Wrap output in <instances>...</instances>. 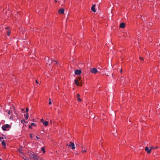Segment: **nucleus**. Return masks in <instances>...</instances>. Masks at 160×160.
Masks as SVG:
<instances>
[{
	"label": "nucleus",
	"instance_id": "24",
	"mask_svg": "<svg viewBox=\"0 0 160 160\" xmlns=\"http://www.w3.org/2000/svg\"><path fill=\"white\" fill-rule=\"evenodd\" d=\"M28 110H29L28 108H27L26 109V111L27 112V113H28Z\"/></svg>",
	"mask_w": 160,
	"mask_h": 160
},
{
	"label": "nucleus",
	"instance_id": "41",
	"mask_svg": "<svg viewBox=\"0 0 160 160\" xmlns=\"http://www.w3.org/2000/svg\"><path fill=\"white\" fill-rule=\"evenodd\" d=\"M55 2H57V1L56 0H55Z\"/></svg>",
	"mask_w": 160,
	"mask_h": 160
},
{
	"label": "nucleus",
	"instance_id": "30",
	"mask_svg": "<svg viewBox=\"0 0 160 160\" xmlns=\"http://www.w3.org/2000/svg\"><path fill=\"white\" fill-rule=\"evenodd\" d=\"M3 139V138L1 137H0V142L1 141V140H2V139Z\"/></svg>",
	"mask_w": 160,
	"mask_h": 160
},
{
	"label": "nucleus",
	"instance_id": "10",
	"mask_svg": "<svg viewBox=\"0 0 160 160\" xmlns=\"http://www.w3.org/2000/svg\"><path fill=\"white\" fill-rule=\"evenodd\" d=\"M43 124L45 125V126H47L48 124V122L47 121H44L43 122Z\"/></svg>",
	"mask_w": 160,
	"mask_h": 160
},
{
	"label": "nucleus",
	"instance_id": "16",
	"mask_svg": "<svg viewBox=\"0 0 160 160\" xmlns=\"http://www.w3.org/2000/svg\"><path fill=\"white\" fill-rule=\"evenodd\" d=\"M4 125H5V127L6 128H10V125L9 124H6Z\"/></svg>",
	"mask_w": 160,
	"mask_h": 160
},
{
	"label": "nucleus",
	"instance_id": "32",
	"mask_svg": "<svg viewBox=\"0 0 160 160\" xmlns=\"http://www.w3.org/2000/svg\"><path fill=\"white\" fill-rule=\"evenodd\" d=\"M22 112H25V110L24 109H22Z\"/></svg>",
	"mask_w": 160,
	"mask_h": 160
},
{
	"label": "nucleus",
	"instance_id": "3",
	"mask_svg": "<svg viewBox=\"0 0 160 160\" xmlns=\"http://www.w3.org/2000/svg\"><path fill=\"white\" fill-rule=\"evenodd\" d=\"M91 72L92 73L95 74L98 71L96 68H93L91 70Z\"/></svg>",
	"mask_w": 160,
	"mask_h": 160
},
{
	"label": "nucleus",
	"instance_id": "11",
	"mask_svg": "<svg viewBox=\"0 0 160 160\" xmlns=\"http://www.w3.org/2000/svg\"><path fill=\"white\" fill-rule=\"evenodd\" d=\"M51 61L50 60H48V62L47 63L48 64H50V63H51L53 62H56V63H57V62L55 60H54L52 62H51Z\"/></svg>",
	"mask_w": 160,
	"mask_h": 160
},
{
	"label": "nucleus",
	"instance_id": "4",
	"mask_svg": "<svg viewBox=\"0 0 160 160\" xmlns=\"http://www.w3.org/2000/svg\"><path fill=\"white\" fill-rule=\"evenodd\" d=\"M81 71L80 70L77 69L75 71V74L77 75H79L81 73Z\"/></svg>",
	"mask_w": 160,
	"mask_h": 160
},
{
	"label": "nucleus",
	"instance_id": "15",
	"mask_svg": "<svg viewBox=\"0 0 160 160\" xmlns=\"http://www.w3.org/2000/svg\"><path fill=\"white\" fill-rule=\"evenodd\" d=\"M2 144L3 146H6V143L4 140H3V141L2 142Z\"/></svg>",
	"mask_w": 160,
	"mask_h": 160
},
{
	"label": "nucleus",
	"instance_id": "13",
	"mask_svg": "<svg viewBox=\"0 0 160 160\" xmlns=\"http://www.w3.org/2000/svg\"><path fill=\"white\" fill-rule=\"evenodd\" d=\"M2 130L4 131L6 130V128L5 127V125H2Z\"/></svg>",
	"mask_w": 160,
	"mask_h": 160
},
{
	"label": "nucleus",
	"instance_id": "22",
	"mask_svg": "<svg viewBox=\"0 0 160 160\" xmlns=\"http://www.w3.org/2000/svg\"><path fill=\"white\" fill-rule=\"evenodd\" d=\"M31 126H36V125L35 124V123H31Z\"/></svg>",
	"mask_w": 160,
	"mask_h": 160
},
{
	"label": "nucleus",
	"instance_id": "28",
	"mask_svg": "<svg viewBox=\"0 0 160 160\" xmlns=\"http://www.w3.org/2000/svg\"><path fill=\"white\" fill-rule=\"evenodd\" d=\"M77 79H78L77 80H78H78L80 81V79H81V78H80V77H78L77 78Z\"/></svg>",
	"mask_w": 160,
	"mask_h": 160
},
{
	"label": "nucleus",
	"instance_id": "8",
	"mask_svg": "<svg viewBox=\"0 0 160 160\" xmlns=\"http://www.w3.org/2000/svg\"><path fill=\"white\" fill-rule=\"evenodd\" d=\"M95 5L94 4L92 5L91 8L92 11L94 12H96V10L95 9Z\"/></svg>",
	"mask_w": 160,
	"mask_h": 160
},
{
	"label": "nucleus",
	"instance_id": "26",
	"mask_svg": "<svg viewBox=\"0 0 160 160\" xmlns=\"http://www.w3.org/2000/svg\"><path fill=\"white\" fill-rule=\"evenodd\" d=\"M30 136L31 138H32V134H31V133L30 134Z\"/></svg>",
	"mask_w": 160,
	"mask_h": 160
},
{
	"label": "nucleus",
	"instance_id": "6",
	"mask_svg": "<svg viewBox=\"0 0 160 160\" xmlns=\"http://www.w3.org/2000/svg\"><path fill=\"white\" fill-rule=\"evenodd\" d=\"M75 82V84L78 86H82V84L81 83H79L78 82V80L75 79L74 80Z\"/></svg>",
	"mask_w": 160,
	"mask_h": 160
},
{
	"label": "nucleus",
	"instance_id": "23",
	"mask_svg": "<svg viewBox=\"0 0 160 160\" xmlns=\"http://www.w3.org/2000/svg\"><path fill=\"white\" fill-rule=\"evenodd\" d=\"M87 152V151L86 150H82V153L86 152Z\"/></svg>",
	"mask_w": 160,
	"mask_h": 160
},
{
	"label": "nucleus",
	"instance_id": "43",
	"mask_svg": "<svg viewBox=\"0 0 160 160\" xmlns=\"http://www.w3.org/2000/svg\"><path fill=\"white\" fill-rule=\"evenodd\" d=\"M114 135L116 136V135H115V134H114Z\"/></svg>",
	"mask_w": 160,
	"mask_h": 160
},
{
	"label": "nucleus",
	"instance_id": "40",
	"mask_svg": "<svg viewBox=\"0 0 160 160\" xmlns=\"http://www.w3.org/2000/svg\"><path fill=\"white\" fill-rule=\"evenodd\" d=\"M0 160H2L1 158H0Z\"/></svg>",
	"mask_w": 160,
	"mask_h": 160
},
{
	"label": "nucleus",
	"instance_id": "38",
	"mask_svg": "<svg viewBox=\"0 0 160 160\" xmlns=\"http://www.w3.org/2000/svg\"><path fill=\"white\" fill-rule=\"evenodd\" d=\"M22 34H25V32H23H23H22Z\"/></svg>",
	"mask_w": 160,
	"mask_h": 160
},
{
	"label": "nucleus",
	"instance_id": "1",
	"mask_svg": "<svg viewBox=\"0 0 160 160\" xmlns=\"http://www.w3.org/2000/svg\"><path fill=\"white\" fill-rule=\"evenodd\" d=\"M30 157L33 160H44L42 159L38 156L35 153L31 154L30 155Z\"/></svg>",
	"mask_w": 160,
	"mask_h": 160
},
{
	"label": "nucleus",
	"instance_id": "5",
	"mask_svg": "<svg viewBox=\"0 0 160 160\" xmlns=\"http://www.w3.org/2000/svg\"><path fill=\"white\" fill-rule=\"evenodd\" d=\"M145 151L147 152L148 153H150L151 150V148L149 149L148 147H146L145 148Z\"/></svg>",
	"mask_w": 160,
	"mask_h": 160
},
{
	"label": "nucleus",
	"instance_id": "37",
	"mask_svg": "<svg viewBox=\"0 0 160 160\" xmlns=\"http://www.w3.org/2000/svg\"><path fill=\"white\" fill-rule=\"evenodd\" d=\"M20 147H21V148L22 147L21 146H20ZM22 153V152H21V153Z\"/></svg>",
	"mask_w": 160,
	"mask_h": 160
},
{
	"label": "nucleus",
	"instance_id": "21",
	"mask_svg": "<svg viewBox=\"0 0 160 160\" xmlns=\"http://www.w3.org/2000/svg\"><path fill=\"white\" fill-rule=\"evenodd\" d=\"M21 122L22 123H23V122H26L24 120H22L21 121Z\"/></svg>",
	"mask_w": 160,
	"mask_h": 160
},
{
	"label": "nucleus",
	"instance_id": "19",
	"mask_svg": "<svg viewBox=\"0 0 160 160\" xmlns=\"http://www.w3.org/2000/svg\"><path fill=\"white\" fill-rule=\"evenodd\" d=\"M10 33V30H8L7 32V34L8 36H9Z\"/></svg>",
	"mask_w": 160,
	"mask_h": 160
},
{
	"label": "nucleus",
	"instance_id": "34",
	"mask_svg": "<svg viewBox=\"0 0 160 160\" xmlns=\"http://www.w3.org/2000/svg\"><path fill=\"white\" fill-rule=\"evenodd\" d=\"M36 138L37 139H39L40 138H39L38 136H36Z\"/></svg>",
	"mask_w": 160,
	"mask_h": 160
},
{
	"label": "nucleus",
	"instance_id": "20",
	"mask_svg": "<svg viewBox=\"0 0 160 160\" xmlns=\"http://www.w3.org/2000/svg\"><path fill=\"white\" fill-rule=\"evenodd\" d=\"M139 59L141 61H143L144 60V58H143V57H139Z\"/></svg>",
	"mask_w": 160,
	"mask_h": 160
},
{
	"label": "nucleus",
	"instance_id": "7",
	"mask_svg": "<svg viewBox=\"0 0 160 160\" xmlns=\"http://www.w3.org/2000/svg\"><path fill=\"white\" fill-rule=\"evenodd\" d=\"M64 12V9L63 8H61L59 10L58 13L60 14H63Z\"/></svg>",
	"mask_w": 160,
	"mask_h": 160
},
{
	"label": "nucleus",
	"instance_id": "35",
	"mask_svg": "<svg viewBox=\"0 0 160 160\" xmlns=\"http://www.w3.org/2000/svg\"><path fill=\"white\" fill-rule=\"evenodd\" d=\"M8 28H9L8 27H7L6 28V29H8Z\"/></svg>",
	"mask_w": 160,
	"mask_h": 160
},
{
	"label": "nucleus",
	"instance_id": "12",
	"mask_svg": "<svg viewBox=\"0 0 160 160\" xmlns=\"http://www.w3.org/2000/svg\"><path fill=\"white\" fill-rule=\"evenodd\" d=\"M80 95L79 94H78L77 96V97L78 98V100L79 101H81V99L79 98Z\"/></svg>",
	"mask_w": 160,
	"mask_h": 160
},
{
	"label": "nucleus",
	"instance_id": "36",
	"mask_svg": "<svg viewBox=\"0 0 160 160\" xmlns=\"http://www.w3.org/2000/svg\"><path fill=\"white\" fill-rule=\"evenodd\" d=\"M120 72H121V73H122V69H121V70H120Z\"/></svg>",
	"mask_w": 160,
	"mask_h": 160
},
{
	"label": "nucleus",
	"instance_id": "27",
	"mask_svg": "<svg viewBox=\"0 0 160 160\" xmlns=\"http://www.w3.org/2000/svg\"><path fill=\"white\" fill-rule=\"evenodd\" d=\"M41 122H43L44 121V119L42 118L41 119Z\"/></svg>",
	"mask_w": 160,
	"mask_h": 160
},
{
	"label": "nucleus",
	"instance_id": "25",
	"mask_svg": "<svg viewBox=\"0 0 160 160\" xmlns=\"http://www.w3.org/2000/svg\"><path fill=\"white\" fill-rule=\"evenodd\" d=\"M49 105H51V104H52V102L51 101H50V99L49 100Z\"/></svg>",
	"mask_w": 160,
	"mask_h": 160
},
{
	"label": "nucleus",
	"instance_id": "31",
	"mask_svg": "<svg viewBox=\"0 0 160 160\" xmlns=\"http://www.w3.org/2000/svg\"><path fill=\"white\" fill-rule=\"evenodd\" d=\"M29 128H32V126H31V125H29Z\"/></svg>",
	"mask_w": 160,
	"mask_h": 160
},
{
	"label": "nucleus",
	"instance_id": "33",
	"mask_svg": "<svg viewBox=\"0 0 160 160\" xmlns=\"http://www.w3.org/2000/svg\"><path fill=\"white\" fill-rule=\"evenodd\" d=\"M36 82L37 84H38L39 83L38 82V81L37 80H36Z\"/></svg>",
	"mask_w": 160,
	"mask_h": 160
},
{
	"label": "nucleus",
	"instance_id": "18",
	"mask_svg": "<svg viewBox=\"0 0 160 160\" xmlns=\"http://www.w3.org/2000/svg\"><path fill=\"white\" fill-rule=\"evenodd\" d=\"M45 148L44 147H42L41 148V150L42 151H43V153H44L45 152Z\"/></svg>",
	"mask_w": 160,
	"mask_h": 160
},
{
	"label": "nucleus",
	"instance_id": "9",
	"mask_svg": "<svg viewBox=\"0 0 160 160\" xmlns=\"http://www.w3.org/2000/svg\"><path fill=\"white\" fill-rule=\"evenodd\" d=\"M125 26V24L124 22H122L121 23L119 27L120 28H124Z\"/></svg>",
	"mask_w": 160,
	"mask_h": 160
},
{
	"label": "nucleus",
	"instance_id": "17",
	"mask_svg": "<svg viewBox=\"0 0 160 160\" xmlns=\"http://www.w3.org/2000/svg\"><path fill=\"white\" fill-rule=\"evenodd\" d=\"M158 148V147H155V146H152L151 147V149H157Z\"/></svg>",
	"mask_w": 160,
	"mask_h": 160
},
{
	"label": "nucleus",
	"instance_id": "29",
	"mask_svg": "<svg viewBox=\"0 0 160 160\" xmlns=\"http://www.w3.org/2000/svg\"><path fill=\"white\" fill-rule=\"evenodd\" d=\"M10 113H11V112H10V111H8V114H10Z\"/></svg>",
	"mask_w": 160,
	"mask_h": 160
},
{
	"label": "nucleus",
	"instance_id": "42",
	"mask_svg": "<svg viewBox=\"0 0 160 160\" xmlns=\"http://www.w3.org/2000/svg\"><path fill=\"white\" fill-rule=\"evenodd\" d=\"M33 121H34V119H33Z\"/></svg>",
	"mask_w": 160,
	"mask_h": 160
},
{
	"label": "nucleus",
	"instance_id": "14",
	"mask_svg": "<svg viewBox=\"0 0 160 160\" xmlns=\"http://www.w3.org/2000/svg\"><path fill=\"white\" fill-rule=\"evenodd\" d=\"M24 115L26 119H28V116H29L28 113H27L26 115L24 114Z\"/></svg>",
	"mask_w": 160,
	"mask_h": 160
},
{
	"label": "nucleus",
	"instance_id": "39",
	"mask_svg": "<svg viewBox=\"0 0 160 160\" xmlns=\"http://www.w3.org/2000/svg\"><path fill=\"white\" fill-rule=\"evenodd\" d=\"M28 122H25V123H28Z\"/></svg>",
	"mask_w": 160,
	"mask_h": 160
},
{
	"label": "nucleus",
	"instance_id": "2",
	"mask_svg": "<svg viewBox=\"0 0 160 160\" xmlns=\"http://www.w3.org/2000/svg\"><path fill=\"white\" fill-rule=\"evenodd\" d=\"M70 144L69 145H68L69 147H71L72 149H74L75 148V147L74 146V144L73 143L71 142H70Z\"/></svg>",
	"mask_w": 160,
	"mask_h": 160
}]
</instances>
